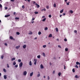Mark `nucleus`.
Here are the masks:
<instances>
[{
  "label": "nucleus",
  "instance_id": "obj_33",
  "mask_svg": "<svg viewBox=\"0 0 80 80\" xmlns=\"http://www.w3.org/2000/svg\"><path fill=\"white\" fill-rule=\"evenodd\" d=\"M40 76V73L38 74V75H37V77H39Z\"/></svg>",
  "mask_w": 80,
  "mask_h": 80
},
{
  "label": "nucleus",
  "instance_id": "obj_5",
  "mask_svg": "<svg viewBox=\"0 0 80 80\" xmlns=\"http://www.w3.org/2000/svg\"><path fill=\"white\" fill-rule=\"evenodd\" d=\"M48 37H49V38L52 37V34H50L48 36Z\"/></svg>",
  "mask_w": 80,
  "mask_h": 80
},
{
  "label": "nucleus",
  "instance_id": "obj_34",
  "mask_svg": "<svg viewBox=\"0 0 80 80\" xmlns=\"http://www.w3.org/2000/svg\"><path fill=\"white\" fill-rule=\"evenodd\" d=\"M47 47V46L46 45H44L43 46V48H45V47Z\"/></svg>",
  "mask_w": 80,
  "mask_h": 80
},
{
  "label": "nucleus",
  "instance_id": "obj_62",
  "mask_svg": "<svg viewBox=\"0 0 80 80\" xmlns=\"http://www.w3.org/2000/svg\"><path fill=\"white\" fill-rule=\"evenodd\" d=\"M57 41H59V39L58 38L57 39Z\"/></svg>",
  "mask_w": 80,
  "mask_h": 80
},
{
  "label": "nucleus",
  "instance_id": "obj_31",
  "mask_svg": "<svg viewBox=\"0 0 80 80\" xmlns=\"http://www.w3.org/2000/svg\"><path fill=\"white\" fill-rule=\"evenodd\" d=\"M18 62H21V59H18Z\"/></svg>",
  "mask_w": 80,
  "mask_h": 80
},
{
  "label": "nucleus",
  "instance_id": "obj_50",
  "mask_svg": "<svg viewBox=\"0 0 80 80\" xmlns=\"http://www.w3.org/2000/svg\"><path fill=\"white\" fill-rule=\"evenodd\" d=\"M46 8L47 9H48L49 8V7H48V6H47Z\"/></svg>",
  "mask_w": 80,
  "mask_h": 80
},
{
  "label": "nucleus",
  "instance_id": "obj_53",
  "mask_svg": "<svg viewBox=\"0 0 80 80\" xmlns=\"http://www.w3.org/2000/svg\"><path fill=\"white\" fill-rule=\"evenodd\" d=\"M48 80H49V79H50V77H49V76H48Z\"/></svg>",
  "mask_w": 80,
  "mask_h": 80
},
{
  "label": "nucleus",
  "instance_id": "obj_27",
  "mask_svg": "<svg viewBox=\"0 0 80 80\" xmlns=\"http://www.w3.org/2000/svg\"><path fill=\"white\" fill-rule=\"evenodd\" d=\"M3 70L4 72H7V71H6V69H5L4 68L3 69Z\"/></svg>",
  "mask_w": 80,
  "mask_h": 80
},
{
  "label": "nucleus",
  "instance_id": "obj_48",
  "mask_svg": "<svg viewBox=\"0 0 80 80\" xmlns=\"http://www.w3.org/2000/svg\"><path fill=\"white\" fill-rule=\"evenodd\" d=\"M74 33H77V31L76 30H74Z\"/></svg>",
  "mask_w": 80,
  "mask_h": 80
},
{
  "label": "nucleus",
  "instance_id": "obj_45",
  "mask_svg": "<svg viewBox=\"0 0 80 80\" xmlns=\"http://www.w3.org/2000/svg\"><path fill=\"white\" fill-rule=\"evenodd\" d=\"M22 8H25V6H24V5H22Z\"/></svg>",
  "mask_w": 80,
  "mask_h": 80
},
{
  "label": "nucleus",
  "instance_id": "obj_44",
  "mask_svg": "<svg viewBox=\"0 0 80 80\" xmlns=\"http://www.w3.org/2000/svg\"><path fill=\"white\" fill-rule=\"evenodd\" d=\"M64 40L65 42H67V39H66V38H65L64 39Z\"/></svg>",
  "mask_w": 80,
  "mask_h": 80
},
{
  "label": "nucleus",
  "instance_id": "obj_57",
  "mask_svg": "<svg viewBox=\"0 0 80 80\" xmlns=\"http://www.w3.org/2000/svg\"><path fill=\"white\" fill-rule=\"evenodd\" d=\"M68 0H64L65 2H67Z\"/></svg>",
  "mask_w": 80,
  "mask_h": 80
},
{
  "label": "nucleus",
  "instance_id": "obj_14",
  "mask_svg": "<svg viewBox=\"0 0 80 80\" xmlns=\"http://www.w3.org/2000/svg\"><path fill=\"white\" fill-rule=\"evenodd\" d=\"M63 9H62V10H61L60 11V13H63Z\"/></svg>",
  "mask_w": 80,
  "mask_h": 80
},
{
  "label": "nucleus",
  "instance_id": "obj_43",
  "mask_svg": "<svg viewBox=\"0 0 80 80\" xmlns=\"http://www.w3.org/2000/svg\"><path fill=\"white\" fill-rule=\"evenodd\" d=\"M3 57H4L3 55H2V56H1V58L2 59H3Z\"/></svg>",
  "mask_w": 80,
  "mask_h": 80
},
{
  "label": "nucleus",
  "instance_id": "obj_19",
  "mask_svg": "<svg viewBox=\"0 0 80 80\" xmlns=\"http://www.w3.org/2000/svg\"><path fill=\"white\" fill-rule=\"evenodd\" d=\"M29 65H30V66H31V65H32V61H30L29 62Z\"/></svg>",
  "mask_w": 80,
  "mask_h": 80
},
{
  "label": "nucleus",
  "instance_id": "obj_56",
  "mask_svg": "<svg viewBox=\"0 0 80 80\" xmlns=\"http://www.w3.org/2000/svg\"><path fill=\"white\" fill-rule=\"evenodd\" d=\"M65 13H63V16H65Z\"/></svg>",
  "mask_w": 80,
  "mask_h": 80
},
{
  "label": "nucleus",
  "instance_id": "obj_12",
  "mask_svg": "<svg viewBox=\"0 0 80 80\" xmlns=\"http://www.w3.org/2000/svg\"><path fill=\"white\" fill-rule=\"evenodd\" d=\"M75 77L76 78H79V76H77V75H76L75 76Z\"/></svg>",
  "mask_w": 80,
  "mask_h": 80
},
{
  "label": "nucleus",
  "instance_id": "obj_2",
  "mask_svg": "<svg viewBox=\"0 0 80 80\" xmlns=\"http://www.w3.org/2000/svg\"><path fill=\"white\" fill-rule=\"evenodd\" d=\"M23 65V63L22 62H21L20 64H19V67H22Z\"/></svg>",
  "mask_w": 80,
  "mask_h": 80
},
{
  "label": "nucleus",
  "instance_id": "obj_21",
  "mask_svg": "<svg viewBox=\"0 0 80 80\" xmlns=\"http://www.w3.org/2000/svg\"><path fill=\"white\" fill-rule=\"evenodd\" d=\"M46 20V18H44L42 20V22H45Z\"/></svg>",
  "mask_w": 80,
  "mask_h": 80
},
{
  "label": "nucleus",
  "instance_id": "obj_64",
  "mask_svg": "<svg viewBox=\"0 0 80 80\" xmlns=\"http://www.w3.org/2000/svg\"><path fill=\"white\" fill-rule=\"evenodd\" d=\"M7 8H7V7H6V8H5V9H6V10H7Z\"/></svg>",
  "mask_w": 80,
  "mask_h": 80
},
{
  "label": "nucleus",
  "instance_id": "obj_16",
  "mask_svg": "<svg viewBox=\"0 0 80 80\" xmlns=\"http://www.w3.org/2000/svg\"><path fill=\"white\" fill-rule=\"evenodd\" d=\"M80 63H79L78 62H76V64H77V65H79Z\"/></svg>",
  "mask_w": 80,
  "mask_h": 80
},
{
  "label": "nucleus",
  "instance_id": "obj_8",
  "mask_svg": "<svg viewBox=\"0 0 80 80\" xmlns=\"http://www.w3.org/2000/svg\"><path fill=\"white\" fill-rule=\"evenodd\" d=\"M20 46H17L16 47V49H18V48H20Z\"/></svg>",
  "mask_w": 80,
  "mask_h": 80
},
{
  "label": "nucleus",
  "instance_id": "obj_51",
  "mask_svg": "<svg viewBox=\"0 0 80 80\" xmlns=\"http://www.w3.org/2000/svg\"><path fill=\"white\" fill-rule=\"evenodd\" d=\"M2 5L1 4H0V8H2Z\"/></svg>",
  "mask_w": 80,
  "mask_h": 80
},
{
  "label": "nucleus",
  "instance_id": "obj_36",
  "mask_svg": "<svg viewBox=\"0 0 80 80\" xmlns=\"http://www.w3.org/2000/svg\"><path fill=\"white\" fill-rule=\"evenodd\" d=\"M15 19H16V20H18V19H19V18H17V17H16L15 18Z\"/></svg>",
  "mask_w": 80,
  "mask_h": 80
},
{
  "label": "nucleus",
  "instance_id": "obj_40",
  "mask_svg": "<svg viewBox=\"0 0 80 80\" xmlns=\"http://www.w3.org/2000/svg\"><path fill=\"white\" fill-rule=\"evenodd\" d=\"M7 66L8 68H9V67H10V66H9V65L8 64H7Z\"/></svg>",
  "mask_w": 80,
  "mask_h": 80
},
{
  "label": "nucleus",
  "instance_id": "obj_39",
  "mask_svg": "<svg viewBox=\"0 0 80 80\" xmlns=\"http://www.w3.org/2000/svg\"><path fill=\"white\" fill-rule=\"evenodd\" d=\"M13 65H16V62H14L13 63Z\"/></svg>",
  "mask_w": 80,
  "mask_h": 80
},
{
  "label": "nucleus",
  "instance_id": "obj_60",
  "mask_svg": "<svg viewBox=\"0 0 80 80\" xmlns=\"http://www.w3.org/2000/svg\"><path fill=\"white\" fill-rule=\"evenodd\" d=\"M53 74H54V73H55V71H53Z\"/></svg>",
  "mask_w": 80,
  "mask_h": 80
},
{
  "label": "nucleus",
  "instance_id": "obj_35",
  "mask_svg": "<svg viewBox=\"0 0 80 80\" xmlns=\"http://www.w3.org/2000/svg\"><path fill=\"white\" fill-rule=\"evenodd\" d=\"M42 55H43V57H45V53H42Z\"/></svg>",
  "mask_w": 80,
  "mask_h": 80
},
{
  "label": "nucleus",
  "instance_id": "obj_41",
  "mask_svg": "<svg viewBox=\"0 0 80 80\" xmlns=\"http://www.w3.org/2000/svg\"><path fill=\"white\" fill-rule=\"evenodd\" d=\"M34 13H35V14H38V12H34Z\"/></svg>",
  "mask_w": 80,
  "mask_h": 80
},
{
  "label": "nucleus",
  "instance_id": "obj_20",
  "mask_svg": "<svg viewBox=\"0 0 80 80\" xmlns=\"http://www.w3.org/2000/svg\"><path fill=\"white\" fill-rule=\"evenodd\" d=\"M4 79H7V76L6 75H5L4 76Z\"/></svg>",
  "mask_w": 80,
  "mask_h": 80
},
{
  "label": "nucleus",
  "instance_id": "obj_37",
  "mask_svg": "<svg viewBox=\"0 0 80 80\" xmlns=\"http://www.w3.org/2000/svg\"><path fill=\"white\" fill-rule=\"evenodd\" d=\"M16 33H17V35H20V32H16Z\"/></svg>",
  "mask_w": 80,
  "mask_h": 80
},
{
  "label": "nucleus",
  "instance_id": "obj_52",
  "mask_svg": "<svg viewBox=\"0 0 80 80\" xmlns=\"http://www.w3.org/2000/svg\"><path fill=\"white\" fill-rule=\"evenodd\" d=\"M58 47H59V48H62L61 46H60V45H58Z\"/></svg>",
  "mask_w": 80,
  "mask_h": 80
},
{
  "label": "nucleus",
  "instance_id": "obj_24",
  "mask_svg": "<svg viewBox=\"0 0 80 80\" xmlns=\"http://www.w3.org/2000/svg\"><path fill=\"white\" fill-rule=\"evenodd\" d=\"M38 35H41L42 34V32H38Z\"/></svg>",
  "mask_w": 80,
  "mask_h": 80
},
{
  "label": "nucleus",
  "instance_id": "obj_58",
  "mask_svg": "<svg viewBox=\"0 0 80 80\" xmlns=\"http://www.w3.org/2000/svg\"><path fill=\"white\" fill-rule=\"evenodd\" d=\"M66 68V67L65 66V65H64V69H65Z\"/></svg>",
  "mask_w": 80,
  "mask_h": 80
},
{
  "label": "nucleus",
  "instance_id": "obj_42",
  "mask_svg": "<svg viewBox=\"0 0 80 80\" xmlns=\"http://www.w3.org/2000/svg\"><path fill=\"white\" fill-rule=\"evenodd\" d=\"M49 18H51V17H52V15H49Z\"/></svg>",
  "mask_w": 80,
  "mask_h": 80
},
{
  "label": "nucleus",
  "instance_id": "obj_49",
  "mask_svg": "<svg viewBox=\"0 0 80 80\" xmlns=\"http://www.w3.org/2000/svg\"><path fill=\"white\" fill-rule=\"evenodd\" d=\"M4 45H5L6 46H7V45H8L7 43H5Z\"/></svg>",
  "mask_w": 80,
  "mask_h": 80
},
{
  "label": "nucleus",
  "instance_id": "obj_1",
  "mask_svg": "<svg viewBox=\"0 0 80 80\" xmlns=\"http://www.w3.org/2000/svg\"><path fill=\"white\" fill-rule=\"evenodd\" d=\"M37 60L35 59H34V62H35L34 63V65H36V64H37Z\"/></svg>",
  "mask_w": 80,
  "mask_h": 80
},
{
  "label": "nucleus",
  "instance_id": "obj_9",
  "mask_svg": "<svg viewBox=\"0 0 80 80\" xmlns=\"http://www.w3.org/2000/svg\"><path fill=\"white\" fill-rule=\"evenodd\" d=\"M29 32H30L28 33V34L29 35H32V34L33 33V32H31V31H30Z\"/></svg>",
  "mask_w": 80,
  "mask_h": 80
},
{
  "label": "nucleus",
  "instance_id": "obj_6",
  "mask_svg": "<svg viewBox=\"0 0 80 80\" xmlns=\"http://www.w3.org/2000/svg\"><path fill=\"white\" fill-rule=\"evenodd\" d=\"M10 15H6L5 16V17H6V18L8 17H10Z\"/></svg>",
  "mask_w": 80,
  "mask_h": 80
},
{
  "label": "nucleus",
  "instance_id": "obj_38",
  "mask_svg": "<svg viewBox=\"0 0 80 80\" xmlns=\"http://www.w3.org/2000/svg\"><path fill=\"white\" fill-rule=\"evenodd\" d=\"M65 51H66V52H67V51H68V48H65Z\"/></svg>",
  "mask_w": 80,
  "mask_h": 80
},
{
  "label": "nucleus",
  "instance_id": "obj_15",
  "mask_svg": "<svg viewBox=\"0 0 80 80\" xmlns=\"http://www.w3.org/2000/svg\"><path fill=\"white\" fill-rule=\"evenodd\" d=\"M10 38L11 39V40H13V37L12 36H10Z\"/></svg>",
  "mask_w": 80,
  "mask_h": 80
},
{
  "label": "nucleus",
  "instance_id": "obj_18",
  "mask_svg": "<svg viewBox=\"0 0 80 80\" xmlns=\"http://www.w3.org/2000/svg\"><path fill=\"white\" fill-rule=\"evenodd\" d=\"M66 2L67 4V5H69V3H70V2H68V3H67V2Z\"/></svg>",
  "mask_w": 80,
  "mask_h": 80
},
{
  "label": "nucleus",
  "instance_id": "obj_32",
  "mask_svg": "<svg viewBox=\"0 0 80 80\" xmlns=\"http://www.w3.org/2000/svg\"><path fill=\"white\" fill-rule=\"evenodd\" d=\"M75 67H76V68H78V65H76L75 66Z\"/></svg>",
  "mask_w": 80,
  "mask_h": 80
},
{
  "label": "nucleus",
  "instance_id": "obj_26",
  "mask_svg": "<svg viewBox=\"0 0 80 80\" xmlns=\"http://www.w3.org/2000/svg\"><path fill=\"white\" fill-rule=\"evenodd\" d=\"M37 58H40V55H39L38 56Z\"/></svg>",
  "mask_w": 80,
  "mask_h": 80
},
{
  "label": "nucleus",
  "instance_id": "obj_17",
  "mask_svg": "<svg viewBox=\"0 0 80 80\" xmlns=\"http://www.w3.org/2000/svg\"><path fill=\"white\" fill-rule=\"evenodd\" d=\"M70 12L71 13H73V11L71 10L70 11Z\"/></svg>",
  "mask_w": 80,
  "mask_h": 80
},
{
  "label": "nucleus",
  "instance_id": "obj_61",
  "mask_svg": "<svg viewBox=\"0 0 80 80\" xmlns=\"http://www.w3.org/2000/svg\"><path fill=\"white\" fill-rule=\"evenodd\" d=\"M32 23H34V21H32L31 22Z\"/></svg>",
  "mask_w": 80,
  "mask_h": 80
},
{
  "label": "nucleus",
  "instance_id": "obj_29",
  "mask_svg": "<svg viewBox=\"0 0 80 80\" xmlns=\"http://www.w3.org/2000/svg\"><path fill=\"white\" fill-rule=\"evenodd\" d=\"M15 60V58H14L12 59V61H13V60Z\"/></svg>",
  "mask_w": 80,
  "mask_h": 80
},
{
  "label": "nucleus",
  "instance_id": "obj_4",
  "mask_svg": "<svg viewBox=\"0 0 80 80\" xmlns=\"http://www.w3.org/2000/svg\"><path fill=\"white\" fill-rule=\"evenodd\" d=\"M35 5H36L37 8H39V7H40V5H39V4H38L37 3H36L35 4Z\"/></svg>",
  "mask_w": 80,
  "mask_h": 80
},
{
  "label": "nucleus",
  "instance_id": "obj_11",
  "mask_svg": "<svg viewBox=\"0 0 80 80\" xmlns=\"http://www.w3.org/2000/svg\"><path fill=\"white\" fill-rule=\"evenodd\" d=\"M26 47H27V46H26V45H24L23 46V48H25Z\"/></svg>",
  "mask_w": 80,
  "mask_h": 80
},
{
  "label": "nucleus",
  "instance_id": "obj_3",
  "mask_svg": "<svg viewBox=\"0 0 80 80\" xmlns=\"http://www.w3.org/2000/svg\"><path fill=\"white\" fill-rule=\"evenodd\" d=\"M27 73V71H25L24 72L23 75L24 76L26 75Z\"/></svg>",
  "mask_w": 80,
  "mask_h": 80
},
{
  "label": "nucleus",
  "instance_id": "obj_25",
  "mask_svg": "<svg viewBox=\"0 0 80 80\" xmlns=\"http://www.w3.org/2000/svg\"><path fill=\"white\" fill-rule=\"evenodd\" d=\"M48 30V27H46L44 28V30Z\"/></svg>",
  "mask_w": 80,
  "mask_h": 80
},
{
  "label": "nucleus",
  "instance_id": "obj_28",
  "mask_svg": "<svg viewBox=\"0 0 80 80\" xmlns=\"http://www.w3.org/2000/svg\"><path fill=\"white\" fill-rule=\"evenodd\" d=\"M53 7H57V5H56V4L55 3L54 4Z\"/></svg>",
  "mask_w": 80,
  "mask_h": 80
},
{
  "label": "nucleus",
  "instance_id": "obj_7",
  "mask_svg": "<svg viewBox=\"0 0 80 80\" xmlns=\"http://www.w3.org/2000/svg\"><path fill=\"white\" fill-rule=\"evenodd\" d=\"M40 68H43V66L42 64H41L40 65Z\"/></svg>",
  "mask_w": 80,
  "mask_h": 80
},
{
  "label": "nucleus",
  "instance_id": "obj_59",
  "mask_svg": "<svg viewBox=\"0 0 80 80\" xmlns=\"http://www.w3.org/2000/svg\"><path fill=\"white\" fill-rule=\"evenodd\" d=\"M33 3H36L35 1H33Z\"/></svg>",
  "mask_w": 80,
  "mask_h": 80
},
{
  "label": "nucleus",
  "instance_id": "obj_46",
  "mask_svg": "<svg viewBox=\"0 0 80 80\" xmlns=\"http://www.w3.org/2000/svg\"><path fill=\"white\" fill-rule=\"evenodd\" d=\"M35 20V18H32V21H33V20Z\"/></svg>",
  "mask_w": 80,
  "mask_h": 80
},
{
  "label": "nucleus",
  "instance_id": "obj_22",
  "mask_svg": "<svg viewBox=\"0 0 80 80\" xmlns=\"http://www.w3.org/2000/svg\"><path fill=\"white\" fill-rule=\"evenodd\" d=\"M58 76H61V72H59L58 73Z\"/></svg>",
  "mask_w": 80,
  "mask_h": 80
},
{
  "label": "nucleus",
  "instance_id": "obj_54",
  "mask_svg": "<svg viewBox=\"0 0 80 80\" xmlns=\"http://www.w3.org/2000/svg\"><path fill=\"white\" fill-rule=\"evenodd\" d=\"M11 2H15V0H11Z\"/></svg>",
  "mask_w": 80,
  "mask_h": 80
},
{
  "label": "nucleus",
  "instance_id": "obj_10",
  "mask_svg": "<svg viewBox=\"0 0 80 80\" xmlns=\"http://www.w3.org/2000/svg\"><path fill=\"white\" fill-rule=\"evenodd\" d=\"M33 72H32V73H31L30 74V76L32 77V76L33 75Z\"/></svg>",
  "mask_w": 80,
  "mask_h": 80
},
{
  "label": "nucleus",
  "instance_id": "obj_47",
  "mask_svg": "<svg viewBox=\"0 0 80 80\" xmlns=\"http://www.w3.org/2000/svg\"><path fill=\"white\" fill-rule=\"evenodd\" d=\"M15 67H16V68L18 67V65H15Z\"/></svg>",
  "mask_w": 80,
  "mask_h": 80
},
{
  "label": "nucleus",
  "instance_id": "obj_55",
  "mask_svg": "<svg viewBox=\"0 0 80 80\" xmlns=\"http://www.w3.org/2000/svg\"><path fill=\"white\" fill-rule=\"evenodd\" d=\"M15 14H16V12H14L13 13V15H15Z\"/></svg>",
  "mask_w": 80,
  "mask_h": 80
},
{
  "label": "nucleus",
  "instance_id": "obj_23",
  "mask_svg": "<svg viewBox=\"0 0 80 80\" xmlns=\"http://www.w3.org/2000/svg\"><path fill=\"white\" fill-rule=\"evenodd\" d=\"M56 29V32H58V28H55Z\"/></svg>",
  "mask_w": 80,
  "mask_h": 80
},
{
  "label": "nucleus",
  "instance_id": "obj_13",
  "mask_svg": "<svg viewBox=\"0 0 80 80\" xmlns=\"http://www.w3.org/2000/svg\"><path fill=\"white\" fill-rule=\"evenodd\" d=\"M41 11L42 12H43V11H45H45H46V9L45 8L42 9Z\"/></svg>",
  "mask_w": 80,
  "mask_h": 80
},
{
  "label": "nucleus",
  "instance_id": "obj_63",
  "mask_svg": "<svg viewBox=\"0 0 80 80\" xmlns=\"http://www.w3.org/2000/svg\"><path fill=\"white\" fill-rule=\"evenodd\" d=\"M62 15H61L60 16V17H62Z\"/></svg>",
  "mask_w": 80,
  "mask_h": 80
},
{
  "label": "nucleus",
  "instance_id": "obj_30",
  "mask_svg": "<svg viewBox=\"0 0 80 80\" xmlns=\"http://www.w3.org/2000/svg\"><path fill=\"white\" fill-rule=\"evenodd\" d=\"M72 71L73 73L75 72V69L73 68L72 70Z\"/></svg>",
  "mask_w": 80,
  "mask_h": 80
}]
</instances>
